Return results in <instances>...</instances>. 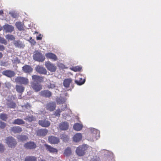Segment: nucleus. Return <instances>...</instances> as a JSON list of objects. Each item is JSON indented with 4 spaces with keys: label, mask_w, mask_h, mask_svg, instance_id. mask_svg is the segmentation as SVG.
<instances>
[{
    "label": "nucleus",
    "mask_w": 161,
    "mask_h": 161,
    "mask_svg": "<svg viewBox=\"0 0 161 161\" xmlns=\"http://www.w3.org/2000/svg\"><path fill=\"white\" fill-rule=\"evenodd\" d=\"M91 141H96L100 137V132L99 130L94 128H90Z\"/></svg>",
    "instance_id": "nucleus-1"
},
{
    "label": "nucleus",
    "mask_w": 161,
    "mask_h": 161,
    "mask_svg": "<svg viewBox=\"0 0 161 161\" xmlns=\"http://www.w3.org/2000/svg\"><path fill=\"white\" fill-rule=\"evenodd\" d=\"M88 147V145L85 144L79 146L76 150V153L79 156H83L85 154L86 151L87 150Z\"/></svg>",
    "instance_id": "nucleus-2"
},
{
    "label": "nucleus",
    "mask_w": 161,
    "mask_h": 161,
    "mask_svg": "<svg viewBox=\"0 0 161 161\" xmlns=\"http://www.w3.org/2000/svg\"><path fill=\"white\" fill-rule=\"evenodd\" d=\"M33 58L35 61L39 62H43L45 59V57L42 53L37 51L34 53Z\"/></svg>",
    "instance_id": "nucleus-3"
},
{
    "label": "nucleus",
    "mask_w": 161,
    "mask_h": 161,
    "mask_svg": "<svg viewBox=\"0 0 161 161\" xmlns=\"http://www.w3.org/2000/svg\"><path fill=\"white\" fill-rule=\"evenodd\" d=\"M45 65L47 70L51 72H55L57 69V67L55 65L49 61L46 62Z\"/></svg>",
    "instance_id": "nucleus-4"
},
{
    "label": "nucleus",
    "mask_w": 161,
    "mask_h": 161,
    "mask_svg": "<svg viewBox=\"0 0 161 161\" xmlns=\"http://www.w3.org/2000/svg\"><path fill=\"white\" fill-rule=\"evenodd\" d=\"M15 81L21 84L27 85L29 83L28 79L25 77L18 76L15 79Z\"/></svg>",
    "instance_id": "nucleus-5"
},
{
    "label": "nucleus",
    "mask_w": 161,
    "mask_h": 161,
    "mask_svg": "<svg viewBox=\"0 0 161 161\" xmlns=\"http://www.w3.org/2000/svg\"><path fill=\"white\" fill-rule=\"evenodd\" d=\"M31 87L36 92L40 91L42 89V85L39 83L31 82Z\"/></svg>",
    "instance_id": "nucleus-6"
},
{
    "label": "nucleus",
    "mask_w": 161,
    "mask_h": 161,
    "mask_svg": "<svg viewBox=\"0 0 161 161\" xmlns=\"http://www.w3.org/2000/svg\"><path fill=\"white\" fill-rule=\"evenodd\" d=\"M2 30L4 32L6 33H11L14 30V28L12 25L6 24L3 25Z\"/></svg>",
    "instance_id": "nucleus-7"
},
{
    "label": "nucleus",
    "mask_w": 161,
    "mask_h": 161,
    "mask_svg": "<svg viewBox=\"0 0 161 161\" xmlns=\"http://www.w3.org/2000/svg\"><path fill=\"white\" fill-rule=\"evenodd\" d=\"M38 124L42 127H48L50 125L51 123L49 121L44 119L39 120L38 121Z\"/></svg>",
    "instance_id": "nucleus-8"
},
{
    "label": "nucleus",
    "mask_w": 161,
    "mask_h": 161,
    "mask_svg": "<svg viewBox=\"0 0 161 161\" xmlns=\"http://www.w3.org/2000/svg\"><path fill=\"white\" fill-rule=\"evenodd\" d=\"M32 78L33 82L40 83L43 81V77L38 75H32Z\"/></svg>",
    "instance_id": "nucleus-9"
},
{
    "label": "nucleus",
    "mask_w": 161,
    "mask_h": 161,
    "mask_svg": "<svg viewBox=\"0 0 161 161\" xmlns=\"http://www.w3.org/2000/svg\"><path fill=\"white\" fill-rule=\"evenodd\" d=\"M56 104L54 102H52L47 103L46 109L49 111H52L54 110L56 108Z\"/></svg>",
    "instance_id": "nucleus-10"
},
{
    "label": "nucleus",
    "mask_w": 161,
    "mask_h": 161,
    "mask_svg": "<svg viewBox=\"0 0 161 161\" xmlns=\"http://www.w3.org/2000/svg\"><path fill=\"white\" fill-rule=\"evenodd\" d=\"M39 94L40 96L45 97L49 98L52 96V92L48 90L41 91Z\"/></svg>",
    "instance_id": "nucleus-11"
},
{
    "label": "nucleus",
    "mask_w": 161,
    "mask_h": 161,
    "mask_svg": "<svg viewBox=\"0 0 161 161\" xmlns=\"http://www.w3.org/2000/svg\"><path fill=\"white\" fill-rule=\"evenodd\" d=\"M45 56L47 58L51 59L53 61H56L58 59L57 56L52 53H46Z\"/></svg>",
    "instance_id": "nucleus-12"
},
{
    "label": "nucleus",
    "mask_w": 161,
    "mask_h": 161,
    "mask_svg": "<svg viewBox=\"0 0 161 161\" xmlns=\"http://www.w3.org/2000/svg\"><path fill=\"white\" fill-rule=\"evenodd\" d=\"M36 71L40 74L46 75L47 71L45 68L41 66H38L36 68Z\"/></svg>",
    "instance_id": "nucleus-13"
},
{
    "label": "nucleus",
    "mask_w": 161,
    "mask_h": 161,
    "mask_svg": "<svg viewBox=\"0 0 161 161\" xmlns=\"http://www.w3.org/2000/svg\"><path fill=\"white\" fill-rule=\"evenodd\" d=\"M2 74L3 75L10 78L14 76L15 75V73L14 71L10 70H7L3 71Z\"/></svg>",
    "instance_id": "nucleus-14"
},
{
    "label": "nucleus",
    "mask_w": 161,
    "mask_h": 161,
    "mask_svg": "<svg viewBox=\"0 0 161 161\" xmlns=\"http://www.w3.org/2000/svg\"><path fill=\"white\" fill-rule=\"evenodd\" d=\"M25 147L27 149H33L36 147V145L33 142H30L25 145Z\"/></svg>",
    "instance_id": "nucleus-15"
},
{
    "label": "nucleus",
    "mask_w": 161,
    "mask_h": 161,
    "mask_svg": "<svg viewBox=\"0 0 161 161\" xmlns=\"http://www.w3.org/2000/svg\"><path fill=\"white\" fill-rule=\"evenodd\" d=\"M22 70L25 73H30L32 71L33 68L30 65H25L22 68Z\"/></svg>",
    "instance_id": "nucleus-16"
},
{
    "label": "nucleus",
    "mask_w": 161,
    "mask_h": 161,
    "mask_svg": "<svg viewBox=\"0 0 161 161\" xmlns=\"http://www.w3.org/2000/svg\"><path fill=\"white\" fill-rule=\"evenodd\" d=\"M15 25L19 31H22L24 30L25 26L23 23L21 22H16Z\"/></svg>",
    "instance_id": "nucleus-17"
},
{
    "label": "nucleus",
    "mask_w": 161,
    "mask_h": 161,
    "mask_svg": "<svg viewBox=\"0 0 161 161\" xmlns=\"http://www.w3.org/2000/svg\"><path fill=\"white\" fill-rule=\"evenodd\" d=\"M48 130L46 129H40L37 131V135L38 136H43L47 133Z\"/></svg>",
    "instance_id": "nucleus-18"
},
{
    "label": "nucleus",
    "mask_w": 161,
    "mask_h": 161,
    "mask_svg": "<svg viewBox=\"0 0 161 161\" xmlns=\"http://www.w3.org/2000/svg\"><path fill=\"white\" fill-rule=\"evenodd\" d=\"M68 127L69 124L67 122H63L59 125V127L61 130H66L68 128Z\"/></svg>",
    "instance_id": "nucleus-19"
},
{
    "label": "nucleus",
    "mask_w": 161,
    "mask_h": 161,
    "mask_svg": "<svg viewBox=\"0 0 161 161\" xmlns=\"http://www.w3.org/2000/svg\"><path fill=\"white\" fill-rule=\"evenodd\" d=\"M81 74H79L77 75V77H78L79 80H76L75 81V82L78 85H81L84 83L85 82V79L84 78L83 79L81 78L80 77V76H81Z\"/></svg>",
    "instance_id": "nucleus-20"
},
{
    "label": "nucleus",
    "mask_w": 161,
    "mask_h": 161,
    "mask_svg": "<svg viewBox=\"0 0 161 161\" xmlns=\"http://www.w3.org/2000/svg\"><path fill=\"white\" fill-rule=\"evenodd\" d=\"M66 99L61 96L57 97L56 98V101L58 104H63L66 101Z\"/></svg>",
    "instance_id": "nucleus-21"
},
{
    "label": "nucleus",
    "mask_w": 161,
    "mask_h": 161,
    "mask_svg": "<svg viewBox=\"0 0 161 161\" xmlns=\"http://www.w3.org/2000/svg\"><path fill=\"white\" fill-rule=\"evenodd\" d=\"M82 135L80 133H77L73 137V141H80L82 139Z\"/></svg>",
    "instance_id": "nucleus-22"
},
{
    "label": "nucleus",
    "mask_w": 161,
    "mask_h": 161,
    "mask_svg": "<svg viewBox=\"0 0 161 161\" xmlns=\"http://www.w3.org/2000/svg\"><path fill=\"white\" fill-rule=\"evenodd\" d=\"M14 44L16 47L21 48L24 47V45L19 40L14 41Z\"/></svg>",
    "instance_id": "nucleus-23"
},
{
    "label": "nucleus",
    "mask_w": 161,
    "mask_h": 161,
    "mask_svg": "<svg viewBox=\"0 0 161 161\" xmlns=\"http://www.w3.org/2000/svg\"><path fill=\"white\" fill-rule=\"evenodd\" d=\"M44 146L46 150L49 151L50 153H55L57 152V150L56 149L49 145L45 144Z\"/></svg>",
    "instance_id": "nucleus-24"
},
{
    "label": "nucleus",
    "mask_w": 161,
    "mask_h": 161,
    "mask_svg": "<svg viewBox=\"0 0 161 161\" xmlns=\"http://www.w3.org/2000/svg\"><path fill=\"white\" fill-rule=\"evenodd\" d=\"M72 82L71 78H68L65 79L63 82V85L66 88L69 87V85Z\"/></svg>",
    "instance_id": "nucleus-25"
},
{
    "label": "nucleus",
    "mask_w": 161,
    "mask_h": 161,
    "mask_svg": "<svg viewBox=\"0 0 161 161\" xmlns=\"http://www.w3.org/2000/svg\"><path fill=\"white\" fill-rule=\"evenodd\" d=\"M11 130L14 133H19L22 131L21 128L18 126L13 127L11 128Z\"/></svg>",
    "instance_id": "nucleus-26"
},
{
    "label": "nucleus",
    "mask_w": 161,
    "mask_h": 161,
    "mask_svg": "<svg viewBox=\"0 0 161 161\" xmlns=\"http://www.w3.org/2000/svg\"><path fill=\"white\" fill-rule=\"evenodd\" d=\"M15 89L17 92L21 93L24 92L25 87L22 85H17L15 86Z\"/></svg>",
    "instance_id": "nucleus-27"
},
{
    "label": "nucleus",
    "mask_w": 161,
    "mask_h": 161,
    "mask_svg": "<svg viewBox=\"0 0 161 161\" xmlns=\"http://www.w3.org/2000/svg\"><path fill=\"white\" fill-rule=\"evenodd\" d=\"M83 127V125L79 123H75L74 126L73 128L74 129L77 131L80 130Z\"/></svg>",
    "instance_id": "nucleus-28"
},
{
    "label": "nucleus",
    "mask_w": 161,
    "mask_h": 161,
    "mask_svg": "<svg viewBox=\"0 0 161 161\" xmlns=\"http://www.w3.org/2000/svg\"><path fill=\"white\" fill-rule=\"evenodd\" d=\"M25 123L24 121L21 119H17L14 120L13 122L14 124H16L18 125H21L24 124Z\"/></svg>",
    "instance_id": "nucleus-29"
},
{
    "label": "nucleus",
    "mask_w": 161,
    "mask_h": 161,
    "mask_svg": "<svg viewBox=\"0 0 161 161\" xmlns=\"http://www.w3.org/2000/svg\"><path fill=\"white\" fill-rule=\"evenodd\" d=\"M17 139L21 141H25L28 140V136L26 135H19L17 136Z\"/></svg>",
    "instance_id": "nucleus-30"
},
{
    "label": "nucleus",
    "mask_w": 161,
    "mask_h": 161,
    "mask_svg": "<svg viewBox=\"0 0 161 161\" xmlns=\"http://www.w3.org/2000/svg\"><path fill=\"white\" fill-rule=\"evenodd\" d=\"M7 105L9 108H14L16 107V104L14 102L8 101L7 103Z\"/></svg>",
    "instance_id": "nucleus-31"
},
{
    "label": "nucleus",
    "mask_w": 161,
    "mask_h": 161,
    "mask_svg": "<svg viewBox=\"0 0 161 161\" xmlns=\"http://www.w3.org/2000/svg\"><path fill=\"white\" fill-rule=\"evenodd\" d=\"M68 113H64L62 115L63 118L65 119H67L68 117L71 116L70 114H71V110L69 109H68Z\"/></svg>",
    "instance_id": "nucleus-32"
},
{
    "label": "nucleus",
    "mask_w": 161,
    "mask_h": 161,
    "mask_svg": "<svg viewBox=\"0 0 161 161\" xmlns=\"http://www.w3.org/2000/svg\"><path fill=\"white\" fill-rule=\"evenodd\" d=\"M71 154V151L70 147L66 148L64 152V154L66 156H69Z\"/></svg>",
    "instance_id": "nucleus-33"
},
{
    "label": "nucleus",
    "mask_w": 161,
    "mask_h": 161,
    "mask_svg": "<svg viewBox=\"0 0 161 161\" xmlns=\"http://www.w3.org/2000/svg\"><path fill=\"white\" fill-rule=\"evenodd\" d=\"M35 119V118L32 116H27L24 119V120L27 121L29 122H31L32 121H34Z\"/></svg>",
    "instance_id": "nucleus-34"
},
{
    "label": "nucleus",
    "mask_w": 161,
    "mask_h": 161,
    "mask_svg": "<svg viewBox=\"0 0 161 161\" xmlns=\"http://www.w3.org/2000/svg\"><path fill=\"white\" fill-rule=\"evenodd\" d=\"M36 158L33 156L26 157L25 159V161H36Z\"/></svg>",
    "instance_id": "nucleus-35"
},
{
    "label": "nucleus",
    "mask_w": 161,
    "mask_h": 161,
    "mask_svg": "<svg viewBox=\"0 0 161 161\" xmlns=\"http://www.w3.org/2000/svg\"><path fill=\"white\" fill-rule=\"evenodd\" d=\"M5 38L8 41H13L15 39V37L13 35L10 34L6 35Z\"/></svg>",
    "instance_id": "nucleus-36"
},
{
    "label": "nucleus",
    "mask_w": 161,
    "mask_h": 161,
    "mask_svg": "<svg viewBox=\"0 0 161 161\" xmlns=\"http://www.w3.org/2000/svg\"><path fill=\"white\" fill-rule=\"evenodd\" d=\"M8 118V115L5 114H0V119L6 121Z\"/></svg>",
    "instance_id": "nucleus-37"
},
{
    "label": "nucleus",
    "mask_w": 161,
    "mask_h": 161,
    "mask_svg": "<svg viewBox=\"0 0 161 161\" xmlns=\"http://www.w3.org/2000/svg\"><path fill=\"white\" fill-rule=\"evenodd\" d=\"M48 141H59V139L54 136H49L48 138Z\"/></svg>",
    "instance_id": "nucleus-38"
},
{
    "label": "nucleus",
    "mask_w": 161,
    "mask_h": 161,
    "mask_svg": "<svg viewBox=\"0 0 161 161\" xmlns=\"http://www.w3.org/2000/svg\"><path fill=\"white\" fill-rule=\"evenodd\" d=\"M60 137L63 141H68L69 140V137L64 134L61 135Z\"/></svg>",
    "instance_id": "nucleus-39"
},
{
    "label": "nucleus",
    "mask_w": 161,
    "mask_h": 161,
    "mask_svg": "<svg viewBox=\"0 0 161 161\" xmlns=\"http://www.w3.org/2000/svg\"><path fill=\"white\" fill-rule=\"evenodd\" d=\"M70 69L75 72H77L80 71L81 69V67L79 66H76L70 68Z\"/></svg>",
    "instance_id": "nucleus-40"
},
{
    "label": "nucleus",
    "mask_w": 161,
    "mask_h": 161,
    "mask_svg": "<svg viewBox=\"0 0 161 161\" xmlns=\"http://www.w3.org/2000/svg\"><path fill=\"white\" fill-rule=\"evenodd\" d=\"M9 14L11 16L14 18H16L18 17V14L15 12H9Z\"/></svg>",
    "instance_id": "nucleus-41"
},
{
    "label": "nucleus",
    "mask_w": 161,
    "mask_h": 161,
    "mask_svg": "<svg viewBox=\"0 0 161 161\" xmlns=\"http://www.w3.org/2000/svg\"><path fill=\"white\" fill-rule=\"evenodd\" d=\"M16 142H7L6 143L8 146L11 147H14L16 144Z\"/></svg>",
    "instance_id": "nucleus-42"
},
{
    "label": "nucleus",
    "mask_w": 161,
    "mask_h": 161,
    "mask_svg": "<svg viewBox=\"0 0 161 161\" xmlns=\"http://www.w3.org/2000/svg\"><path fill=\"white\" fill-rule=\"evenodd\" d=\"M62 112L60 109H58L56 110V111L55 112L54 114L56 116L58 117H59L60 115V113Z\"/></svg>",
    "instance_id": "nucleus-43"
},
{
    "label": "nucleus",
    "mask_w": 161,
    "mask_h": 161,
    "mask_svg": "<svg viewBox=\"0 0 161 161\" xmlns=\"http://www.w3.org/2000/svg\"><path fill=\"white\" fill-rule=\"evenodd\" d=\"M47 87L49 89H53L56 86L53 83H50L47 85Z\"/></svg>",
    "instance_id": "nucleus-44"
},
{
    "label": "nucleus",
    "mask_w": 161,
    "mask_h": 161,
    "mask_svg": "<svg viewBox=\"0 0 161 161\" xmlns=\"http://www.w3.org/2000/svg\"><path fill=\"white\" fill-rule=\"evenodd\" d=\"M57 65L59 68L61 69H65L66 68L65 65L62 63H58Z\"/></svg>",
    "instance_id": "nucleus-45"
},
{
    "label": "nucleus",
    "mask_w": 161,
    "mask_h": 161,
    "mask_svg": "<svg viewBox=\"0 0 161 161\" xmlns=\"http://www.w3.org/2000/svg\"><path fill=\"white\" fill-rule=\"evenodd\" d=\"M0 43L6 45L7 44V42L4 38L0 37Z\"/></svg>",
    "instance_id": "nucleus-46"
},
{
    "label": "nucleus",
    "mask_w": 161,
    "mask_h": 161,
    "mask_svg": "<svg viewBox=\"0 0 161 161\" xmlns=\"http://www.w3.org/2000/svg\"><path fill=\"white\" fill-rule=\"evenodd\" d=\"M6 125L5 123L1 121H0V128L1 129H3L5 127Z\"/></svg>",
    "instance_id": "nucleus-47"
},
{
    "label": "nucleus",
    "mask_w": 161,
    "mask_h": 161,
    "mask_svg": "<svg viewBox=\"0 0 161 161\" xmlns=\"http://www.w3.org/2000/svg\"><path fill=\"white\" fill-rule=\"evenodd\" d=\"M30 42L31 43V45H35L36 42L34 39H32V37L30 38V39L29 40Z\"/></svg>",
    "instance_id": "nucleus-48"
},
{
    "label": "nucleus",
    "mask_w": 161,
    "mask_h": 161,
    "mask_svg": "<svg viewBox=\"0 0 161 161\" xmlns=\"http://www.w3.org/2000/svg\"><path fill=\"white\" fill-rule=\"evenodd\" d=\"M6 141H14V139L12 136H9L6 138Z\"/></svg>",
    "instance_id": "nucleus-49"
},
{
    "label": "nucleus",
    "mask_w": 161,
    "mask_h": 161,
    "mask_svg": "<svg viewBox=\"0 0 161 161\" xmlns=\"http://www.w3.org/2000/svg\"><path fill=\"white\" fill-rule=\"evenodd\" d=\"M4 148L2 144H0V152L2 153L3 152Z\"/></svg>",
    "instance_id": "nucleus-50"
},
{
    "label": "nucleus",
    "mask_w": 161,
    "mask_h": 161,
    "mask_svg": "<svg viewBox=\"0 0 161 161\" xmlns=\"http://www.w3.org/2000/svg\"><path fill=\"white\" fill-rule=\"evenodd\" d=\"M67 108V105H65L64 106H62V108L60 109L62 112L63 111H64Z\"/></svg>",
    "instance_id": "nucleus-51"
},
{
    "label": "nucleus",
    "mask_w": 161,
    "mask_h": 161,
    "mask_svg": "<svg viewBox=\"0 0 161 161\" xmlns=\"http://www.w3.org/2000/svg\"><path fill=\"white\" fill-rule=\"evenodd\" d=\"M42 36H41V35H40L39 36H37L36 37V39L37 40H41L42 39Z\"/></svg>",
    "instance_id": "nucleus-52"
},
{
    "label": "nucleus",
    "mask_w": 161,
    "mask_h": 161,
    "mask_svg": "<svg viewBox=\"0 0 161 161\" xmlns=\"http://www.w3.org/2000/svg\"><path fill=\"white\" fill-rule=\"evenodd\" d=\"M4 49V47L2 45H0V51H3Z\"/></svg>",
    "instance_id": "nucleus-53"
},
{
    "label": "nucleus",
    "mask_w": 161,
    "mask_h": 161,
    "mask_svg": "<svg viewBox=\"0 0 161 161\" xmlns=\"http://www.w3.org/2000/svg\"><path fill=\"white\" fill-rule=\"evenodd\" d=\"M51 142V143H52V144H57L58 142H54V141H53V142Z\"/></svg>",
    "instance_id": "nucleus-54"
},
{
    "label": "nucleus",
    "mask_w": 161,
    "mask_h": 161,
    "mask_svg": "<svg viewBox=\"0 0 161 161\" xmlns=\"http://www.w3.org/2000/svg\"><path fill=\"white\" fill-rule=\"evenodd\" d=\"M23 106H25L26 108H27L28 107H30V106L28 104H27L25 106H22V107H23Z\"/></svg>",
    "instance_id": "nucleus-55"
},
{
    "label": "nucleus",
    "mask_w": 161,
    "mask_h": 161,
    "mask_svg": "<svg viewBox=\"0 0 161 161\" xmlns=\"http://www.w3.org/2000/svg\"><path fill=\"white\" fill-rule=\"evenodd\" d=\"M106 153H109L110 154V155H113V154H112V153L110 152H109L108 151H106Z\"/></svg>",
    "instance_id": "nucleus-56"
},
{
    "label": "nucleus",
    "mask_w": 161,
    "mask_h": 161,
    "mask_svg": "<svg viewBox=\"0 0 161 161\" xmlns=\"http://www.w3.org/2000/svg\"><path fill=\"white\" fill-rule=\"evenodd\" d=\"M3 13V11L2 10H0V15H2Z\"/></svg>",
    "instance_id": "nucleus-57"
},
{
    "label": "nucleus",
    "mask_w": 161,
    "mask_h": 161,
    "mask_svg": "<svg viewBox=\"0 0 161 161\" xmlns=\"http://www.w3.org/2000/svg\"><path fill=\"white\" fill-rule=\"evenodd\" d=\"M3 55L2 53H1L0 52V59L1 58L3 57Z\"/></svg>",
    "instance_id": "nucleus-58"
},
{
    "label": "nucleus",
    "mask_w": 161,
    "mask_h": 161,
    "mask_svg": "<svg viewBox=\"0 0 161 161\" xmlns=\"http://www.w3.org/2000/svg\"><path fill=\"white\" fill-rule=\"evenodd\" d=\"M5 63V62L1 64V65L2 66H4Z\"/></svg>",
    "instance_id": "nucleus-59"
},
{
    "label": "nucleus",
    "mask_w": 161,
    "mask_h": 161,
    "mask_svg": "<svg viewBox=\"0 0 161 161\" xmlns=\"http://www.w3.org/2000/svg\"><path fill=\"white\" fill-rule=\"evenodd\" d=\"M91 161H97L96 159H95L94 158L92 159L91 160Z\"/></svg>",
    "instance_id": "nucleus-60"
},
{
    "label": "nucleus",
    "mask_w": 161,
    "mask_h": 161,
    "mask_svg": "<svg viewBox=\"0 0 161 161\" xmlns=\"http://www.w3.org/2000/svg\"><path fill=\"white\" fill-rule=\"evenodd\" d=\"M21 98V95H20L18 97V98L20 99Z\"/></svg>",
    "instance_id": "nucleus-61"
},
{
    "label": "nucleus",
    "mask_w": 161,
    "mask_h": 161,
    "mask_svg": "<svg viewBox=\"0 0 161 161\" xmlns=\"http://www.w3.org/2000/svg\"><path fill=\"white\" fill-rule=\"evenodd\" d=\"M2 30V27L0 25V31Z\"/></svg>",
    "instance_id": "nucleus-62"
},
{
    "label": "nucleus",
    "mask_w": 161,
    "mask_h": 161,
    "mask_svg": "<svg viewBox=\"0 0 161 161\" xmlns=\"http://www.w3.org/2000/svg\"><path fill=\"white\" fill-rule=\"evenodd\" d=\"M111 161H114V159L113 158L112 159H111Z\"/></svg>",
    "instance_id": "nucleus-63"
},
{
    "label": "nucleus",
    "mask_w": 161,
    "mask_h": 161,
    "mask_svg": "<svg viewBox=\"0 0 161 161\" xmlns=\"http://www.w3.org/2000/svg\"><path fill=\"white\" fill-rule=\"evenodd\" d=\"M41 161H45V160H41Z\"/></svg>",
    "instance_id": "nucleus-64"
}]
</instances>
